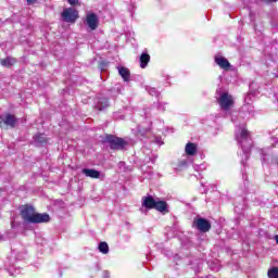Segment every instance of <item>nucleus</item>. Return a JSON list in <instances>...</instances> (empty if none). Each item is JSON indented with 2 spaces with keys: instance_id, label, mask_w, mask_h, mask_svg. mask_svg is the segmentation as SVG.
Instances as JSON below:
<instances>
[{
  "instance_id": "obj_4",
  "label": "nucleus",
  "mask_w": 278,
  "mask_h": 278,
  "mask_svg": "<svg viewBox=\"0 0 278 278\" xmlns=\"http://www.w3.org/2000/svg\"><path fill=\"white\" fill-rule=\"evenodd\" d=\"M61 16L65 23H75L79 18V12L73 8H67L63 10Z\"/></svg>"
},
{
  "instance_id": "obj_21",
  "label": "nucleus",
  "mask_w": 278,
  "mask_h": 278,
  "mask_svg": "<svg viewBox=\"0 0 278 278\" xmlns=\"http://www.w3.org/2000/svg\"><path fill=\"white\" fill-rule=\"evenodd\" d=\"M276 243L278 244V235L275 236Z\"/></svg>"
},
{
  "instance_id": "obj_5",
  "label": "nucleus",
  "mask_w": 278,
  "mask_h": 278,
  "mask_svg": "<svg viewBox=\"0 0 278 278\" xmlns=\"http://www.w3.org/2000/svg\"><path fill=\"white\" fill-rule=\"evenodd\" d=\"M193 225L199 229V231H202L203 233H207L210 229H212V224L205 218H198L194 219Z\"/></svg>"
},
{
  "instance_id": "obj_13",
  "label": "nucleus",
  "mask_w": 278,
  "mask_h": 278,
  "mask_svg": "<svg viewBox=\"0 0 278 278\" xmlns=\"http://www.w3.org/2000/svg\"><path fill=\"white\" fill-rule=\"evenodd\" d=\"M185 151L187 155H197V144L192 142L187 143Z\"/></svg>"
},
{
  "instance_id": "obj_22",
  "label": "nucleus",
  "mask_w": 278,
  "mask_h": 278,
  "mask_svg": "<svg viewBox=\"0 0 278 278\" xmlns=\"http://www.w3.org/2000/svg\"><path fill=\"white\" fill-rule=\"evenodd\" d=\"M266 1H268L270 3V2H274V1H277V0H266Z\"/></svg>"
},
{
  "instance_id": "obj_7",
  "label": "nucleus",
  "mask_w": 278,
  "mask_h": 278,
  "mask_svg": "<svg viewBox=\"0 0 278 278\" xmlns=\"http://www.w3.org/2000/svg\"><path fill=\"white\" fill-rule=\"evenodd\" d=\"M4 125L9 127H16V116L10 113H7L4 117H2Z\"/></svg>"
},
{
  "instance_id": "obj_1",
  "label": "nucleus",
  "mask_w": 278,
  "mask_h": 278,
  "mask_svg": "<svg viewBox=\"0 0 278 278\" xmlns=\"http://www.w3.org/2000/svg\"><path fill=\"white\" fill-rule=\"evenodd\" d=\"M21 216L24 220H27V223L34 224L49 223V220H51L49 214L36 213V210H34L30 205L21 206Z\"/></svg>"
},
{
  "instance_id": "obj_16",
  "label": "nucleus",
  "mask_w": 278,
  "mask_h": 278,
  "mask_svg": "<svg viewBox=\"0 0 278 278\" xmlns=\"http://www.w3.org/2000/svg\"><path fill=\"white\" fill-rule=\"evenodd\" d=\"M16 60L7 58L1 61L2 66H7V68H10V66H13L15 64Z\"/></svg>"
},
{
  "instance_id": "obj_20",
  "label": "nucleus",
  "mask_w": 278,
  "mask_h": 278,
  "mask_svg": "<svg viewBox=\"0 0 278 278\" xmlns=\"http://www.w3.org/2000/svg\"><path fill=\"white\" fill-rule=\"evenodd\" d=\"M26 1H27L28 5L36 3V0H26Z\"/></svg>"
},
{
  "instance_id": "obj_14",
  "label": "nucleus",
  "mask_w": 278,
  "mask_h": 278,
  "mask_svg": "<svg viewBox=\"0 0 278 278\" xmlns=\"http://www.w3.org/2000/svg\"><path fill=\"white\" fill-rule=\"evenodd\" d=\"M118 73L121 77H123L124 81H129V77L131 76V74L129 73V70L127 67H121L118 70Z\"/></svg>"
},
{
  "instance_id": "obj_8",
  "label": "nucleus",
  "mask_w": 278,
  "mask_h": 278,
  "mask_svg": "<svg viewBox=\"0 0 278 278\" xmlns=\"http://www.w3.org/2000/svg\"><path fill=\"white\" fill-rule=\"evenodd\" d=\"M142 206L146 207L147 210H155V199L153 197H144L142 199Z\"/></svg>"
},
{
  "instance_id": "obj_15",
  "label": "nucleus",
  "mask_w": 278,
  "mask_h": 278,
  "mask_svg": "<svg viewBox=\"0 0 278 278\" xmlns=\"http://www.w3.org/2000/svg\"><path fill=\"white\" fill-rule=\"evenodd\" d=\"M98 249L100 253H103L104 255L110 253V245H108L106 242H100Z\"/></svg>"
},
{
  "instance_id": "obj_3",
  "label": "nucleus",
  "mask_w": 278,
  "mask_h": 278,
  "mask_svg": "<svg viewBox=\"0 0 278 278\" xmlns=\"http://www.w3.org/2000/svg\"><path fill=\"white\" fill-rule=\"evenodd\" d=\"M218 103L222 108V110H231V108H233V97H231V94L224 92L219 96L218 98Z\"/></svg>"
},
{
  "instance_id": "obj_2",
  "label": "nucleus",
  "mask_w": 278,
  "mask_h": 278,
  "mask_svg": "<svg viewBox=\"0 0 278 278\" xmlns=\"http://www.w3.org/2000/svg\"><path fill=\"white\" fill-rule=\"evenodd\" d=\"M85 25L89 27L91 31H94L99 27V16L92 11H88L85 16Z\"/></svg>"
},
{
  "instance_id": "obj_19",
  "label": "nucleus",
  "mask_w": 278,
  "mask_h": 278,
  "mask_svg": "<svg viewBox=\"0 0 278 278\" xmlns=\"http://www.w3.org/2000/svg\"><path fill=\"white\" fill-rule=\"evenodd\" d=\"M70 5H77L79 3V0H67Z\"/></svg>"
},
{
  "instance_id": "obj_10",
  "label": "nucleus",
  "mask_w": 278,
  "mask_h": 278,
  "mask_svg": "<svg viewBox=\"0 0 278 278\" xmlns=\"http://www.w3.org/2000/svg\"><path fill=\"white\" fill-rule=\"evenodd\" d=\"M215 62L220 68H229L231 65L229 64V61L224 56H216Z\"/></svg>"
},
{
  "instance_id": "obj_12",
  "label": "nucleus",
  "mask_w": 278,
  "mask_h": 278,
  "mask_svg": "<svg viewBox=\"0 0 278 278\" xmlns=\"http://www.w3.org/2000/svg\"><path fill=\"white\" fill-rule=\"evenodd\" d=\"M154 210L157 212H168V204L165 201H156L154 204Z\"/></svg>"
},
{
  "instance_id": "obj_11",
  "label": "nucleus",
  "mask_w": 278,
  "mask_h": 278,
  "mask_svg": "<svg viewBox=\"0 0 278 278\" xmlns=\"http://www.w3.org/2000/svg\"><path fill=\"white\" fill-rule=\"evenodd\" d=\"M139 62L141 68H147L149 62H151V55H149V53H142L140 55Z\"/></svg>"
},
{
  "instance_id": "obj_9",
  "label": "nucleus",
  "mask_w": 278,
  "mask_h": 278,
  "mask_svg": "<svg viewBox=\"0 0 278 278\" xmlns=\"http://www.w3.org/2000/svg\"><path fill=\"white\" fill-rule=\"evenodd\" d=\"M83 174L86 175V177H90L91 179H99L101 177V172L97 169H83Z\"/></svg>"
},
{
  "instance_id": "obj_18",
  "label": "nucleus",
  "mask_w": 278,
  "mask_h": 278,
  "mask_svg": "<svg viewBox=\"0 0 278 278\" xmlns=\"http://www.w3.org/2000/svg\"><path fill=\"white\" fill-rule=\"evenodd\" d=\"M241 138H249V131L248 130H242L241 131Z\"/></svg>"
},
{
  "instance_id": "obj_17",
  "label": "nucleus",
  "mask_w": 278,
  "mask_h": 278,
  "mask_svg": "<svg viewBox=\"0 0 278 278\" xmlns=\"http://www.w3.org/2000/svg\"><path fill=\"white\" fill-rule=\"evenodd\" d=\"M268 277L269 278H278V268L273 267L271 269L268 270Z\"/></svg>"
},
{
  "instance_id": "obj_6",
  "label": "nucleus",
  "mask_w": 278,
  "mask_h": 278,
  "mask_svg": "<svg viewBox=\"0 0 278 278\" xmlns=\"http://www.w3.org/2000/svg\"><path fill=\"white\" fill-rule=\"evenodd\" d=\"M111 149L118 150L125 147V140L118 137L110 136L108 137Z\"/></svg>"
}]
</instances>
